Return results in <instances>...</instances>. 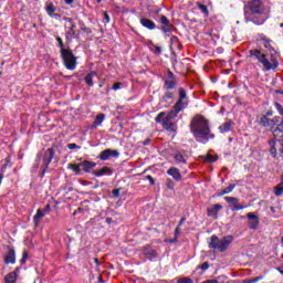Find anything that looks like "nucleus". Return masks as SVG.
<instances>
[{
  "instance_id": "f257e3e1",
  "label": "nucleus",
  "mask_w": 283,
  "mask_h": 283,
  "mask_svg": "<svg viewBox=\"0 0 283 283\" xmlns=\"http://www.w3.org/2000/svg\"><path fill=\"white\" fill-rule=\"evenodd\" d=\"M190 132L197 143L207 145L209 140L216 138V134L211 133V126H209V119L202 115L195 116L190 122Z\"/></svg>"
},
{
  "instance_id": "f03ea898",
  "label": "nucleus",
  "mask_w": 283,
  "mask_h": 283,
  "mask_svg": "<svg viewBox=\"0 0 283 283\" xmlns=\"http://www.w3.org/2000/svg\"><path fill=\"white\" fill-rule=\"evenodd\" d=\"M266 0H251L248 3V10L244 14L247 23L252 21L255 25H262L269 19V9Z\"/></svg>"
},
{
  "instance_id": "7ed1b4c3",
  "label": "nucleus",
  "mask_w": 283,
  "mask_h": 283,
  "mask_svg": "<svg viewBox=\"0 0 283 283\" xmlns=\"http://www.w3.org/2000/svg\"><path fill=\"white\" fill-rule=\"evenodd\" d=\"M250 56L255 61H259L263 66L265 72H271V70H277L280 67V54L273 51L270 55L262 53V51L258 49L250 50Z\"/></svg>"
},
{
  "instance_id": "20e7f679",
  "label": "nucleus",
  "mask_w": 283,
  "mask_h": 283,
  "mask_svg": "<svg viewBox=\"0 0 283 283\" xmlns=\"http://www.w3.org/2000/svg\"><path fill=\"white\" fill-rule=\"evenodd\" d=\"M259 125L261 127H270L272 129L273 136H280V132H283V118L280 116H274L272 119H269L266 115H263L259 119Z\"/></svg>"
},
{
  "instance_id": "39448f33",
  "label": "nucleus",
  "mask_w": 283,
  "mask_h": 283,
  "mask_svg": "<svg viewBox=\"0 0 283 283\" xmlns=\"http://www.w3.org/2000/svg\"><path fill=\"white\" fill-rule=\"evenodd\" d=\"M231 242H233V237L231 235L222 239L218 238V235H212L208 242V247L209 249H216L220 253H224V251L229 249Z\"/></svg>"
},
{
  "instance_id": "423d86ee",
  "label": "nucleus",
  "mask_w": 283,
  "mask_h": 283,
  "mask_svg": "<svg viewBox=\"0 0 283 283\" xmlns=\"http://www.w3.org/2000/svg\"><path fill=\"white\" fill-rule=\"evenodd\" d=\"M54 159V148H48L44 153L38 154L35 158L36 165H42V176H45L50 163Z\"/></svg>"
},
{
  "instance_id": "0eeeda50",
  "label": "nucleus",
  "mask_w": 283,
  "mask_h": 283,
  "mask_svg": "<svg viewBox=\"0 0 283 283\" xmlns=\"http://www.w3.org/2000/svg\"><path fill=\"white\" fill-rule=\"evenodd\" d=\"M60 54L63 65L66 67V70H70L71 72L76 70L77 57L74 55V51H72V49L62 50L60 51Z\"/></svg>"
},
{
  "instance_id": "6e6552de",
  "label": "nucleus",
  "mask_w": 283,
  "mask_h": 283,
  "mask_svg": "<svg viewBox=\"0 0 283 283\" xmlns=\"http://www.w3.org/2000/svg\"><path fill=\"white\" fill-rule=\"evenodd\" d=\"M269 145L272 158H277V153L283 158V132H280L279 136L270 139Z\"/></svg>"
},
{
  "instance_id": "1a4fd4ad",
  "label": "nucleus",
  "mask_w": 283,
  "mask_h": 283,
  "mask_svg": "<svg viewBox=\"0 0 283 283\" xmlns=\"http://www.w3.org/2000/svg\"><path fill=\"white\" fill-rule=\"evenodd\" d=\"M176 85H178V82L176 81V75H174V72L168 71L167 76L164 78V88L174 90Z\"/></svg>"
},
{
  "instance_id": "9d476101",
  "label": "nucleus",
  "mask_w": 283,
  "mask_h": 283,
  "mask_svg": "<svg viewBox=\"0 0 283 283\" xmlns=\"http://www.w3.org/2000/svg\"><path fill=\"white\" fill-rule=\"evenodd\" d=\"M118 156H120L118 150L107 148L99 154L98 158L99 160H109V158H118Z\"/></svg>"
},
{
  "instance_id": "9b49d317",
  "label": "nucleus",
  "mask_w": 283,
  "mask_h": 283,
  "mask_svg": "<svg viewBox=\"0 0 283 283\" xmlns=\"http://www.w3.org/2000/svg\"><path fill=\"white\" fill-rule=\"evenodd\" d=\"M247 218H248V227L250 229H258V227H260V218L253 213V212H250L247 214Z\"/></svg>"
},
{
  "instance_id": "f8f14e48",
  "label": "nucleus",
  "mask_w": 283,
  "mask_h": 283,
  "mask_svg": "<svg viewBox=\"0 0 283 283\" xmlns=\"http://www.w3.org/2000/svg\"><path fill=\"white\" fill-rule=\"evenodd\" d=\"M66 21H69V23H71V27L69 28V30L65 33V39L70 43V42H72V39H74V36H76V24L74 23L72 18H67Z\"/></svg>"
},
{
  "instance_id": "ddd939ff",
  "label": "nucleus",
  "mask_w": 283,
  "mask_h": 283,
  "mask_svg": "<svg viewBox=\"0 0 283 283\" xmlns=\"http://www.w3.org/2000/svg\"><path fill=\"white\" fill-rule=\"evenodd\" d=\"M17 262V252L14 249L10 248L7 254L4 255V264H15Z\"/></svg>"
},
{
  "instance_id": "4468645a",
  "label": "nucleus",
  "mask_w": 283,
  "mask_h": 283,
  "mask_svg": "<svg viewBox=\"0 0 283 283\" xmlns=\"http://www.w3.org/2000/svg\"><path fill=\"white\" fill-rule=\"evenodd\" d=\"M160 23L164 24L161 27V31L165 32V34H167V32H171V30H174V24H171V22L169 21V19H167V17L161 15Z\"/></svg>"
},
{
  "instance_id": "2eb2a0df",
  "label": "nucleus",
  "mask_w": 283,
  "mask_h": 283,
  "mask_svg": "<svg viewBox=\"0 0 283 283\" xmlns=\"http://www.w3.org/2000/svg\"><path fill=\"white\" fill-rule=\"evenodd\" d=\"M112 174H113L112 168L107 166L97 170H93V176H96L97 178H101V176H112Z\"/></svg>"
},
{
  "instance_id": "dca6fc26",
  "label": "nucleus",
  "mask_w": 283,
  "mask_h": 283,
  "mask_svg": "<svg viewBox=\"0 0 283 283\" xmlns=\"http://www.w3.org/2000/svg\"><path fill=\"white\" fill-rule=\"evenodd\" d=\"M167 174L168 176H171L177 182H180V180H182V175L180 174V170L176 167H171L170 169H168Z\"/></svg>"
},
{
  "instance_id": "f3484780",
  "label": "nucleus",
  "mask_w": 283,
  "mask_h": 283,
  "mask_svg": "<svg viewBox=\"0 0 283 283\" xmlns=\"http://www.w3.org/2000/svg\"><path fill=\"white\" fill-rule=\"evenodd\" d=\"M80 167H81V169H83V171H85V174H90V170L94 169V167H96V163L90 161V160H84V161L80 163Z\"/></svg>"
},
{
  "instance_id": "a211bd4d",
  "label": "nucleus",
  "mask_w": 283,
  "mask_h": 283,
  "mask_svg": "<svg viewBox=\"0 0 283 283\" xmlns=\"http://www.w3.org/2000/svg\"><path fill=\"white\" fill-rule=\"evenodd\" d=\"M140 24L143 25V28H146L147 30H154L156 28V22L147 18H142Z\"/></svg>"
},
{
  "instance_id": "6ab92c4d",
  "label": "nucleus",
  "mask_w": 283,
  "mask_h": 283,
  "mask_svg": "<svg viewBox=\"0 0 283 283\" xmlns=\"http://www.w3.org/2000/svg\"><path fill=\"white\" fill-rule=\"evenodd\" d=\"M43 218H45V212L41 209H38L36 213L33 217L34 227H39V223L41 222V220H43Z\"/></svg>"
},
{
  "instance_id": "aec40b11",
  "label": "nucleus",
  "mask_w": 283,
  "mask_h": 283,
  "mask_svg": "<svg viewBox=\"0 0 283 283\" xmlns=\"http://www.w3.org/2000/svg\"><path fill=\"white\" fill-rule=\"evenodd\" d=\"M94 77H96V72L91 71L88 74L85 75L84 81L88 87H94Z\"/></svg>"
},
{
  "instance_id": "412c9836",
  "label": "nucleus",
  "mask_w": 283,
  "mask_h": 283,
  "mask_svg": "<svg viewBox=\"0 0 283 283\" xmlns=\"http://www.w3.org/2000/svg\"><path fill=\"white\" fill-rule=\"evenodd\" d=\"M163 127H164V129H167L168 132H176V129H178L176 124H174L170 119H166V118L163 122Z\"/></svg>"
},
{
  "instance_id": "4be33fe9",
  "label": "nucleus",
  "mask_w": 283,
  "mask_h": 283,
  "mask_svg": "<svg viewBox=\"0 0 283 283\" xmlns=\"http://www.w3.org/2000/svg\"><path fill=\"white\" fill-rule=\"evenodd\" d=\"M221 209H222V205L216 203L211 208H208V216L209 217L218 216V211H221Z\"/></svg>"
},
{
  "instance_id": "5701e85b",
  "label": "nucleus",
  "mask_w": 283,
  "mask_h": 283,
  "mask_svg": "<svg viewBox=\"0 0 283 283\" xmlns=\"http://www.w3.org/2000/svg\"><path fill=\"white\" fill-rule=\"evenodd\" d=\"M233 125L232 120L226 122L223 125L219 126L220 134H227L231 132V126Z\"/></svg>"
},
{
  "instance_id": "b1692460",
  "label": "nucleus",
  "mask_w": 283,
  "mask_h": 283,
  "mask_svg": "<svg viewBox=\"0 0 283 283\" xmlns=\"http://www.w3.org/2000/svg\"><path fill=\"white\" fill-rule=\"evenodd\" d=\"M45 11L46 13L49 14V17H60L59 13H55L56 12V7H54V3H49L45 8Z\"/></svg>"
},
{
  "instance_id": "393cba45",
  "label": "nucleus",
  "mask_w": 283,
  "mask_h": 283,
  "mask_svg": "<svg viewBox=\"0 0 283 283\" xmlns=\"http://www.w3.org/2000/svg\"><path fill=\"white\" fill-rule=\"evenodd\" d=\"M4 283H17V272H10L4 277Z\"/></svg>"
},
{
  "instance_id": "a878e982",
  "label": "nucleus",
  "mask_w": 283,
  "mask_h": 283,
  "mask_svg": "<svg viewBox=\"0 0 283 283\" xmlns=\"http://www.w3.org/2000/svg\"><path fill=\"white\" fill-rule=\"evenodd\" d=\"M187 222V218L184 217L180 219L177 228L175 229V240H178V237L180 235V227H182Z\"/></svg>"
},
{
  "instance_id": "bb28decb",
  "label": "nucleus",
  "mask_w": 283,
  "mask_h": 283,
  "mask_svg": "<svg viewBox=\"0 0 283 283\" xmlns=\"http://www.w3.org/2000/svg\"><path fill=\"white\" fill-rule=\"evenodd\" d=\"M172 109H174L177 114H180V112H182V109H185V102L178 99Z\"/></svg>"
},
{
  "instance_id": "cd10ccee",
  "label": "nucleus",
  "mask_w": 283,
  "mask_h": 283,
  "mask_svg": "<svg viewBox=\"0 0 283 283\" xmlns=\"http://www.w3.org/2000/svg\"><path fill=\"white\" fill-rule=\"evenodd\" d=\"M105 120V114L101 113L95 117L94 125L96 127L103 125V122Z\"/></svg>"
},
{
  "instance_id": "c85d7f7f",
  "label": "nucleus",
  "mask_w": 283,
  "mask_h": 283,
  "mask_svg": "<svg viewBox=\"0 0 283 283\" xmlns=\"http://www.w3.org/2000/svg\"><path fill=\"white\" fill-rule=\"evenodd\" d=\"M67 168L72 169L75 174H81V164H69Z\"/></svg>"
},
{
  "instance_id": "c756f323",
  "label": "nucleus",
  "mask_w": 283,
  "mask_h": 283,
  "mask_svg": "<svg viewBox=\"0 0 283 283\" xmlns=\"http://www.w3.org/2000/svg\"><path fill=\"white\" fill-rule=\"evenodd\" d=\"M175 160L177 163H182V165H187V158H185V156L182 154H176Z\"/></svg>"
},
{
  "instance_id": "7c9ffc66",
  "label": "nucleus",
  "mask_w": 283,
  "mask_h": 283,
  "mask_svg": "<svg viewBox=\"0 0 283 283\" xmlns=\"http://www.w3.org/2000/svg\"><path fill=\"white\" fill-rule=\"evenodd\" d=\"M244 206L240 205V199H237V202L232 203V211H242Z\"/></svg>"
},
{
  "instance_id": "2f4dec72",
  "label": "nucleus",
  "mask_w": 283,
  "mask_h": 283,
  "mask_svg": "<svg viewBox=\"0 0 283 283\" xmlns=\"http://www.w3.org/2000/svg\"><path fill=\"white\" fill-rule=\"evenodd\" d=\"M177 117H178V113L172 108L165 118L166 120H174V118H177Z\"/></svg>"
},
{
  "instance_id": "473e14b6",
  "label": "nucleus",
  "mask_w": 283,
  "mask_h": 283,
  "mask_svg": "<svg viewBox=\"0 0 283 283\" xmlns=\"http://www.w3.org/2000/svg\"><path fill=\"white\" fill-rule=\"evenodd\" d=\"M198 8L200 12H202V14H205L206 17H209V9L207 8V6L202 3H198Z\"/></svg>"
},
{
  "instance_id": "72a5a7b5",
  "label": "nucleus",
  "mask_w": 283,
  "mask_h": 283,
  "mask_svg": "<svg viewBox=\"0 0 283 283\" xmlns=\"http://www.w3.org/2000/svg\"><path fill=\"white\" fill-rule=\"evenodd\" d=\"M274 193L276 196H282L283 193V182H280L275 188H274Z\"/></svg>"
},
{
  "instance_id": "f704fd0d",
  "label": "nucleus",
  "mask_w": 283,
  "mask_h": 283,
  "mask_svg": "<svg viewBox=\"0 0 283 283\" xmlns=\"http://www.w3.org/2000/svg\"><path fill=\"white\" fill-rule=\"evenodd\" d=\"M145 254L148 260H154L156 258V251L154 250L146 251Z\"/></svg>"
},
{
  "instance_id": "c9c22d12",
  "label": "nucleus",
  "mask_w": 283,
  "mask_h": 283,
  "mask_svg": "<svg viewBox=\"0 0 283 283\" xmlns=\"http://www.w3.org/2000/svg\"><path fill=\"white\" fill-rule=\"evenodd\" d=\"M187 98V91L185 88L180 87L179 88V101H185Z\"/></svg>"
},
{
  "instance_id": "e433bc0d",
  "label": "nucleus",
  "mask_w": 283,
  "mask_h": 283,
  "mask_svg": "<svg viewBox=\"0 0 283 283\" xmlns=\"http://www.w3.org/2000/svg\"><path fill=\"white\" fill-rule=\"evenodd\" d=\"M177 283H193V280H191L189 276H186L178 279Z\"/></svg>"
},
{
  "instance_id": "4c0bfd02",
  "label": "nucleus",
  "mask_w": 283,
  "mask_h": 283,
  "mask_svg": "<svg viewBox=\"0 0 283 283\" xmlns=\"http://www.w3.org/2000/svg\"><path fill=\"white\" fill-rule=\"evenodd\" d=\"M56 41L59 43L60 52H63V50H66L65 44L63 43V39H61V36H57Z\"/></svg>"
},
{
  "instance_id": "58836bf2",
  "label": "nucleus",
  "mask_w": 283,
  "mask_h": 283,
  "mask_svg": "<svg viewBox=\"0 0 283 283\" xmlns=\"http://www.w3.org/2000/svg\"><path fill=\"white\" fill-rule=\"evenodd\" d=\"M274 106H275L276 112L280 114V116L283 117V106H282V104H280V103L276 102V103L274 104Z\"/></svg>"
},
{
  "instance_id": "ea45409f",
  "label": "nucleus",
  "mask_w": 283,
  "mask_h": 283,
  "mask_svg": "<svg viewBox=\"0 0 283 283\" xmlns=\"http://www.w3.org/2000/svg\"><path fill=\"white\" fill-rule=\"evenodd\" d=\"M203 160L205 163H216L218 159L212 155H207Z\"/></svg>"
},
{
  "instance_id": "a19ab883",
  "label": "nucleus",
  "mask_w": 283,
  "mask_h": 283,
  "mask_svg": "<svg viewBox=\"0 0 283 283\" xmlns=\"http://www.w3.org/2000/svg\"><path fill=\"white\" fill-rule=\"evenodd\" d=\"M178 42H179L178 36L172 35L170 38V48H174V45H178Z\"/></svg>"
},
{
  "instance_id": "79ce46f5",
  "label": "nucleus",
  "mask_w": 283,
  "mask_h": 283,
  "mask_svg": "<svg viewBox=\"0 0 283 283\" xmlns=\"http://www.w3.org/2000/svg\"><path fill=\"white\" fill-rule=\"evenodd\" d=\"M112 198H120V188L113 189Z\"/></svg>"
},
{
  "instance_id": "37998d69",
  "label": "nucleus",
  "mask_w": 283,
  "mask_h": 283,
  "mask_svg": "<svg viewBox=\"0 0 283 283\" xmlns=\"http://www.w3.org/2000/svg\"><path fill=\"white\" fill-rule=\"evenodd\" d=\"M166 187L168 188V189H174V187H176V184H174V180H171V179H167L166 180Z\"/></svg>"
},
{
  "instance_id": "c03bdc74",
  "label": "nucleus",
  "mask_w": 283,
  "mask_h": 283,
  "mask_svg": "<svg viewBox=\"0 0 283 283\" xmlns=\"http://www.w3.org/2000/svg\"><path fill=\"white\" fill-rule=\"evenodd\" d=\"M224 200L229 202L230 205H233L234 202H238V198L234 197H224Z\"/></svg>"
},
{
  "instance_id": "a18cd8bd",
  "label": "nucleus",
  "mask_w": 283,
  "mask_h": 283,
  "mask_svg": "<svg viewBox=\"0 0 283 283\" xmlns=\"http://www.w3.org/2000/svg\"><path fill=\"white\" fill-rule=\"evenodd\" d=\"M28 262V251H23L22 259L20 260L21 264H25Z\"/></svg>"
},
{
  "instance_id": "49530a36",
  "label": "nucleus",
  "mask_w": 283,
  "mask_h": 283,
  "mask_svg": "<svg viewBox=\"0 0 283 283\" xmlns=\"http://www.w3.org/2000/svg\"><path fill=\"white\" fill-rule=\"evenodd\" d=\"M163 118H165V112H161L155 118L156 123H163Z\"/></svg>"
},
{
  "instance_id": "de8ad7c7",
  "label": "nucleus",
  "mask_w": 283,
  "mask_h": 283,
  "mask_svg": "<svg viewBox=\"0 0 283 283\" xmlns=\"http://www.w3.org/2000/svg\"><path fill=\"white\" fill-rule=\"evenodd\" d=\"M235 189V184H230L227 188H224V192L231 193Z\"/></svg>"
},
{
  "instance_id": "09e8293b",
  "label": "nucleus",
  "mask_w": 283,
  "mask_h": 283,
  "mask_svg": "<svg viewBox=\"0 0 283 283\" xmlns=\"http://www.w3.org/2000/svg\"><path fill=\"white\" fill-rule=\"evenodd\" d=\"M197 269H200L201 271H207L209 269V263L205 262L201 265H198Z\"/></svg>"
},
{
  "instance_id": "8fccbe9b",
  "label": "nucleus",
  "mask_w": 283,
  "mask_h": 283,
  "mask_svg": "<svg viewBox=\"0 0 283 283\" xmlns=\"http://www.w3.org/2000/svg\"><path fill=\"white\" fill-rule=\"evenodd\" d=\"M67 149H81V146L76 145L75 143L69 144Z\"/></svg>"
},
{
  "instance_id": "3c124183",
  "label": "nucleus",
  "mask_w": 283,
  "mask_h": 283,
  "mask_svg": "<svg viewBox=\"0 0 283 283\" xmlns=\"http://www.w3.org/2000/svg\"><path fill=\"white\" fill-rule=\"evenodd\" d=\"M170 98H174V93L167 92V93L165 94V96H164V99H165V101H169Z\"/></svg>"
},
{
  "instance_id": "603ef678",
  "label": "nucleus",
  "mask_w": 283,
  "mask_h": 283,
  "mask_svg": "<svg viewBox=\"0 0 283 283\" xmlns=\"http://www.w3.org/2000/svg\"><path fill=\"white\" fill-rule=\"evenodd\" d=\"M153 52H154L155 54H161V53H163V49H161L160 46H156V45H155Z\"/></svg>"
},
{
  "instance_id": "864d4df0",
  "label": "nucleus",
  "mask_w": 283,
  "mask_h": 283,
  "mask_svg": "<svg viewBox=\"0 0 283 283\" xmlns=\"http://www.w3.org/2000/svg\"><path fill=\"white\" fill-rule=\"evenodd\" d=\"M146 180H148L150 185H156V180L154 179V177H151V175H147Z\"/></svg>"
},
{
  "instance_id": "5fc2aeb1",
  "label": "nucleus",
  "mask_w": 283,
  "mask_h": 283,
  "mask_svg": "<svg viewBox=\"0 0 283 283\" xmlns=\"http://www.w3.org/2000/svg\"><path fill=\"white\" fill-rule=\"evenodd\" d=\"M123 84L120 83V82H117V83H115L114 85H113V90L116 92V90H120V86H122Z\"/></svg>"
},
{
  "instance_id": "6e6d98bb",
  "label": "nucleus",
  "mask_w": 283,
  "mask_h": 283,
  "mask_svg": "<svg viewBox=\"0 0 283 283\" xmlns=\"http://www.w3.org/2000/svg\"><path fill=\"white\" fill-rule=\"evenodd\" d=\"M50 209H51V207H50V203H48L45 207H44V209L42 210L44 213H49L50 212Z\"/></svg>"
},
{
  "instance_id": "4d7b16f0",
  "label": "nucleus",
  "mask_w": 283,
  "mask_h": 283,
  "mask_svg": "<svg viewBox=\"0 0 283 283\" xmlns=\"http://www.w3.org/2000/svg\"><path fill=\"white\" fill-rule=\"evenodd\" d=\"M172 48H176L177 50H182V44H180V41L178 44H174Z\"/></svg>"
},
{
  "instance_id": "13d9d810",
  "label": "nucleus",
  "mask_w": 283,
  "mask_h": 283,
  "mask_svg": "<svg viewBox=\"0 0 283 283\" xmlns=\"http://www.w3.org/2000/svg\"><path fill=\"white\" fill-rule=\"evenodd\" d=\"M104 19L106 23H109V14H107V12L104 13Z\"/></svg>"
},
{
  "instance_id": "bf43d9fd",
  "label": "nucleus",
  "mask_w": 283,
  "mask_h": 283,
  "mask_svg": "<svg viewBox=\"0 0 283 283\" xmlns=\"http://www.w3.org/2000/svg\"><path fill=\"white\" fill-rule=\"evenodd\" d=\"M151 143V139L150 138H147L146 140L143 142V145L147 146Z\"/></svg>"
},
{
  "instance_id": "052dcab7",
  "label": "nucleus",
  "mask_w": 283,
  "mask_h": 283,
  "mask_svg": "<svg viewBox=\"0 0 283 283\" xmlns=\"http://www.w3.org/2000/svg\"><path fill=\"white\" fill-rule=\"evenodd\" d=\"M260 280H262V276L255 277V279L252 281V283L260 282Z\"/></svg>"
},
{
  "instance_id": "680f3d73",
  "label": "nucleus",
  "mask_w": 283,
  "mask_h": 283,
  "mask_svg": "<svg viewBox=\"0 0 283 283\" xmlns=\"http://www.w3.org/2000/svg\"><path fill=\"white\" fill-rule=\"evenodd\" d=\"M218 196H227V192H224V189H223V190H221V191L218 193Z\"/></svg>"
},
{
  "instance_id": "e2e57ef3",
  "label": "nucleus",
  "mask_w": 283,
  "mask_h": 283,
  "mask_svg": "<svg viewBox=\"0 0 283 283\" xmlns=\"http://www.w3.org/2000/svg\"><path fill=\"white\" fill-rule=\"evenodd\" d=\"M65 1V3L67 4V6H70L71 3H74V0H64Z\"/></svg>"
},
{
  "instance_id": "0e129e2a",
  "label": "nucleus",
  "mask_w": 283,
  "mask_h": 283,
  "mask_svg": "<svg viewBox=\"0 0 283 283\" xmlns=\"http://www.w3.org/2000/svg\"><path fill=\"white\" fill-rule=\"evenodd\" d=\"M276 270L279 271V273H281V275H283V269L282 268H276Z\"/></svg>"
},
{
  "instance_id": "69168bd1",
  "label": "nucleus",
  "mask_w": 283,
  "mask_h": 283,
  "mask_svg": "<svg viewBox=\"0 0 283 283\" xmlns=\"http://www.w3.org/2000/svg\"><path fill=\"white\" fill-rule=\"evenodd\" d=\"M265 116H266V118H269V116H273V113H272V112H268V113L265 114Z\"/></svg>"
},
{
  "instance_id": "338daca9",
  "label": "nucleus",
  "mask_w": 283,
  "mask_h": 283,
  "mask_svg": "<svg viewBox=\"0 0 283 283\" xmlns=\"http://www.w3.org/2000/svg\"><path fill=\"white\" fill-rule=\"evenodd\" d=\"M106 222H107V224H111L112 223V218H106Z\"/></svg>"
},
{
  "instance_id": "774afa93",
  "label": "nucleus",
  "mask_w": 283,
  "mask_h": 283,
  "mask_svg": "<svg viewBox=\"0 0 283 283\" xmlns=\"http://www.w3.org/2000/svg\"><path fill=\"white\" fill-rule=\"evenodd\" d=\"M2 180H3V174H0V185H1Z\"/></svg>"
}]
</instances>
